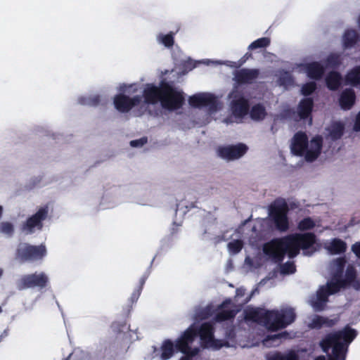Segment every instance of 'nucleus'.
I'll return each instance as SVG.
<instances>
[{"label": "nucleus", "instance_id": "nucleus-1", "mask_svg": "<svg viewBox=\"0 0 360 360\" xmlns=\"http://www.w3.org/2000/svg\"><path fill=\"white\" fill-rule=\"evenodd\" d=\"M118 91L119 94L114 97L113 103L120 112H127L133 108H139L141 112H144L149 104L158 103L162 108L172 111L180 108L184 101L183 92L165 79H162L158 86L153 84H146L143 91L144 100L139 96L133 98L128 96L138 91L135 84H120Z\"/></svg>", "mask_w": 360, "mask_h": 360}, {"label": "nucleus", "instance_id": "nucleus-2", "mask_svg": "<svg viewBox=\"0 0 360 360\" xmlns=\"http://www.w3.org/2000/svg\"><path fill=\"white\" fill-rule=\"evenodd\" d=\"M346 263L344 257L335 259L330 263L328 271L330 280L326 285L321 286L316 294L309 300V304L315 311H321L328 302V296L340 290L341 288L350 285L355 290H360V281L356 280V271L354 266H349L347 269L345 278H342L343 268Z\"/></svg>", "mask_w": 360, "mask_h": 360}, {"label": "nucleus", "instance_id": "nucleus-3", "mask_svg": "<svg viewBox=\"0 0 360 360\" xmlns=\"http://www.w3.org/2000/svg\"><path fill=\"white\" fill-rule=\"evenodd\" d=\"M315 243L316 236L314 233H294L266 243L263 251L275 262H281L285 254L292 258L297 256L300 250L304 255H311L316 251Z\"/></svg>", "mask_w": 360, "mask_h": 360}, {"label": "nucleus", "instance_id": "nucleus-4", "mask_svg": "<svg viewBox=\"0 0 360 360\" xmlns=\"http://www.w3.org/2000/svg\"><path fill=\"white\" fill-rule=\"evenodd\" d=\"M197 331L200 338L201 345L206 348L213 349H220L225 345V342L221 340H217L213 336V327L210 323H205L198 328L195 325L189 327L177 341L176 346L185 356L180 360H194V357L198 353L199 349H191L189 347L197 335Z\"/></svg>", "mask_w": 360, "mask_h": 360}, {"label": "nucleus", "instance_id": "nucleus-5", "mask_svg": "<svg viewBox=\"0 0 360 360\" xmlns=\"http://www.w3.org/2000/svg\"><path fill=\"white\" fill-rule=\"evenodd\" d=\"M245 319L262 323L269 330H277L292 323L295 321V314L290 307H283L280 311L248 308L245 310Z\"/></svg>", "mask_w": 360, "mask_h": 360}, {"label": "nucleus", "instance_id": "nucleus-6", "mask_svg": "<svg viewBox=\"0 0 360 360\" xmlns=\"http://www.w3.org/2000/svg\"><path fill=\"white\" fill-rule=\"evenodd\" d=\"M356 335V332L345 327L343 330L327 335L320 342L323 351L326 353L331 348L332 353L328 355V360H345L347 348ZM315 360H326L325 356H320Z\"/></svg>", "mask_w": 360, "mask_h": 360}, {"label": "nucleus", "instance_id": "nucleus-7", "mask_svg": "<svg viewBox=\"0 0 360 360\" xmlns=\"http://www.w3.org/2000/svg\"><path fill=\"white\" fill-rule=\"evenodd\" d=\"M290 149L293 154L304 157L306 161L314 162L321 154L322 139L317 136L309 141L304 132L298 131L292 139Z\"/></svg>", "mask_w": 360, "mask_h": 360}, {"label": "nucleus", "instance_id": "nucleus-8", "mask_svg": "<svg viewBox=\"0 0 360 360\" xmlns=\"http://www.w3.org/2000/svg\"><path fill=\"white\" fill-rule=\"evenodd\" d=\"M231 99L230 108L232 115L223 122L229 124L232 122H240L242 119L248 114L249 109L248 101L237 89H234L229 95Z\"/></svg>", "mask_w": 360, "mask_h": 360}, {"label": "nucleus", "instance_id": "nucleus-9", "mask_svg": "<svg viewBox=\"0 0 360 360\" xmlns=\"http://www.w3.org/2000/svg\"><path fill=\"white\" fill-rule=\"evenodd\" d=\"M288 205L283 200L275 201L269 208V216L276 229L281 231H285L288 229Z\"/></svg>", "mask_w": 360, "mask_h": 360}, {"label": "nucleus", "instance_id": "nucleus-10", "mask_svg": "<svg viewBox=\"0 0 360 360\" xmlns=\"http://www.w3.org/2000/svg\"><path fill=\"white\" fill-rule=\"evenodd\" d=\"M188 102L195 108H207L210 115H213L221 108V103L218 98L210 93L195 94L189 98Z\"/></svg>", "mask_w": 360, "mask_h": 360}, {"label": "nucleus", "instance_id": "nucleus-11", "mask_svg": "<svg viewBox=\"0 0 360 360\" xmlns=\"http://www.w3.org/2000/svg\"><path fill=\"white\" fill-rule=\"evenodd\" d=\"M49 207L42 206L38 209L37 212L29 217L24 224V235L32 234L41 231L43 222L47 218Z\"/></svg>", "mask_w": 360, "mask_h": 360}, {"label": "nucleus", "instance_id": "nucleus-12", "mask_svg": "<svg viewBox=\"0 0 360 360\" xmlns=\"http://www.w3.org/2000/svg\"><path fill=\"white\" fill-rule=\"evenodd\" d=\"M248 150V147L243 143L235 146H228L218 148L219 155L227 160H233L242 157Z\"/></svg>", "mask_w": 360, "mask_h": 360}, {"label": "nucleus", "instance_id": "nucleus-13", "mask_svg": "<svg viewBox=\"0 0 360 360\" xmlns=\"http://www.w3.org/2000/svg\"><path fill=\"white\" fill-rule=\"evenodd\" d=\"M240 309L236 307L231 300H225L216 310L215 321L221 322L235 316Z\"/></svg>", "mask_w": 360, "mask_h": 360}, {"label": "nucleus", "instance_id": "nucleus-14", "mask_svg": "<svg viewBox=\"0 0 360 360\" xmlns=\"http://www.w3.org/2000/svg\"><path fill=\"white\" fill-rule=\"evenodd\" d=\"M46 255L45 245H26L24 246V262H37L43 259Z\"/></svg>", "mask_w": 360, "mask_h": 360}, {"label": "nucleus", "instance_id": "nucleus-15", "mask_svg": "<svg viewBox=\"0 0 360 360\" xmlns=\"http://www.w3.org/2000/svg\"><path fill=\"white\" fill-rule=\"evenodd\" d=\"M297 68L299 72L307 73L310 78L318 79H320L324 72V68L319 63L314 62L307 64L297 65Z\"/></svg>", "mask_w": 360, "mask_h": 360}, {"label": "nucleus", "instance_id": "nucleus-16", "mask_svg": "<svg viewBox=\"0 0 360 360\" xmlns=\"http://www.w3.org/2000/svg\"><path fill=\"white\" fill-rule=\"evenodd\" d=\"M180 339L178 338L176 340L175 345L170 340H165L160 349H155L154 351L155 356L154 357H160L161 360H167L172 356L174 353L175 349L179 350L177 345V341Z\"/></svg>", "mask_w": 360, "mask_h": 360}, {"label": "nucleus", "instance_id": "nucleus-17", "mask_svg": "<svg viewBox=\"0 0 360 360\" xmlns=\"http://www.w3.org/2000/svg\"><path fill=\"white\" fill-rule=\"evenodd\" d=\"M49 281L48 276L44 273L30 274L24 277V288L45 287Z\"/></svg>", "mask_w": 360, "mask_h": 360}, {"label": "nucleus", "instance_id": "nucleus-18", "mask_svg": "<svg viewBox=\"0 0 360 360\" xmlns=\"http://www.w3.org/2000/svg\"><path fill=\"white\" fill-rule=\"evenodd\" d=\"M323 248L330 255H338L346 251L347 244L339 238L328 240L323 243Z\"/></svg>", "mask_w": 360, "mask_h": 360}, {"label": "nucleus", "instance_id": "nucleus-19", "mask_svg": "<svg viewBox=\"0 0 360 360\" xmlns=\"http://www.w3.org/2000/svg\"><path fill=\"white\" fill-rule=\"evenodd\" d=\"M356 101V95L354 90L347 89L342 92L339 98V103L342 110H347L352 108Z\"/></svg>", "mask_w": 360, "mask_h": 360}, {"label": "nucleus", "instance_id": "nucleus-20", "mask_svg": "<svg viewBox=\"0 0 360 360\" xmlns=\"http://www.w3.org/2000/svg\"><path fill=\"white\" fill-rule=\"evenodd\" d=\"M258 71L256 70L243 69L235 74V79L238 83H250L257 78Z\"/></svg>", "mask_w": 360, "mask_h": 360}, {"label": "nucleus", "instance_id": "nucleus-21", "mask_svg": "<svg viewBox=\"0 0 360 360\" xmlns=\"http://www.w3.org/2000/svg\"><path fill=\"white\" fill-rule=\"evenodd\" d=\"M313 108V100L310 98H304L299 104L297 108L298 115L300 119L307 118L310 115Z\"/></svg>", "mask_w": 360, "mask_h": 360}, {"label": "nucleus", "instance_id": "nucleus-22", "mask_svg": "<svg viewBox=\"0 0 360 360\" xmlns=\"http://www.w3.org/2000/svg\"><path fill=\"white\" fill-rule=\"evenodd\" d=\"M345 81L347 84L360 88V66L352 69L347 74Z\"/></svg>", "mask_w": 360, "mask_h": 360}, {"label": "nucleus", "instance_id": "nucleus-23", "mask_svg": "<svg viewBox=\"0 0 360 360\" xmlns=\"http://www.w3.org/2000/svg\"><path fill=\"white\" fill-rule=\"evenodd\" d=\"M358 39L356 32L353 30H347L342 37V46L344 49H350L354 46Z\"/></svg>", "mask_w": 360, "mask_h": 360}, {"label": "nucleus", "instance_id": "nucleus-24", "mask_svg": "<svg viewBox=\"0 0 360 360\" xmlns=\"http://www.w3.org/2000/svg\"><path fill=\"white\" fill-rule=\"evenodd\" d=\"M344 125L341 122H333L327 129L328 136L331 139H340L343 134Z\"/></svg>", "mask_w": 360, "mask_h": 360}, {"label": "nucleus", "instance_id": "nucleus-25", "mask_svg": "<svg viewBox=\"0 0 360 360\" xmlns=\"http://www.w3.org/2000/svg\"><path fill=\"white\" fill-rule=\"evenodd\" d=\"M250 115L252 120L255 121H259L266 117V112L263 105L257 104L252 106L250 112Z\"/></svg>", "mask_w": 360, "mask_h": 360}, {"label": "nucleus", "instance_id": "nucleus-26", "mask_svg": "<svg viewBox=\"0 0 360 360\" xmlns=\"http://www.w3.org/2000/svg\"><path fill=\"white\" fill-rule=\"evenodd\" d=\"M326 81L328 89L335 90L340 84L341 77L338 72H332L327 76Z\"/></svg>", "mask_w": 360, "mask_h": 360}, {"label": "nucleus", "instance_id": "nucleus-27", "mask_svg": "<svg viewBox=\"0 0 360 360\" xmlns=\"http://www.w3.org/2000/svg\"><path fill=\"white\" fill-rule=\"evenodd\" d=\"M333 324L334 322L332 320H328V319L316 316L312 319L309 325L311 328H320L323 326H331Z\"/></svg>", "mask_w": 360, "mask_h": 360}, {"label": "nucleus", "instance_id": "nucleus-28", "mask_svg": "<svg viewBox=\"0 0 360 360\" xmlns=\"http://www.w3.org/2000/svg\"><path fill=\"white\" fill-rule=\"evenodd\" d=\"M319 226V221L313 220L310 217H307L301 220L298 224V229L300 231H306L311 229Z\"/></svg>", "mask_w": 360, "mask_h": 360}, {"label": "nucleus", "instance_id": "nucleus-29", "mask_svg": "<svg viewBox=\"0 0 360 360\" xmlns=\"http://www.w3.org/2000/svg\"><path fill=\"white\" fill-rule=\"evenodd\" d=\"M268 360H298V358L295 352H289L283 354H275L269 357Z\"/></svg>", "mask_w": 360, "mask_h": 360}, {"label": "nucleus", "instance_id": "nucleus-30", "mask_svg": "<svg viewBox=\"0 0 360 360\" xmlns=\"http://www.w3.org/2000/svg\"><path fill=\"white\" fill-rule=\"evenodd\" d=\"M79 103L82 105L96 106L100 103V98L97 95L79 98Z\"/></svg>", "mask_w": 360, "mask_h": 360}, {"label": "nucleus", "instance_id": "nucleus-31", "mask_svg": "<svg viewBox=\"0 0 360 360\" xmlns=\"http://www.w3.org/2000/svg\"><path fill=\"white\" fill-rule=\"evenodd\" d=\"M279 82L280 84L283 86L285 89L289 88L293 84L292 77L290 74L287 72H283L280 73Z\"/></svg>", "mask_w": 360, "mask_h": 360}, {"label": "nucleus", "instance_id": "nucleus-32", "mask_svg": "<svg viewBox=\"0 0 360 360\" xmlns=\"http://www.w3.org/2000/svg\"><path fill=\"white\" fill-rule=\"evenodd\" d=\"M174 34L169 33L168 34H159L157 39L159 43L164 44L167 47L172 46L174 43Z\"/></svg>", "mask_w": 360, "mask_h": 360}, {"label": "nucleus", "instance_id": "nucleus-33", "mask_svg": "<svg viewBox=\"0 0 360 360\" xmlns=\"http://www.w3.org/2000/svg\"><path fill=\"white\" fill-rule=\"evenodd\" d=\"M269 43H270V40L269 38L262 37V38L258 39L255 40V41H253L252 43H251L249 45L248 49L250 50H253V49H255L257 48L266 47L269 44Z\"/></svg>", "mask_w": 360, "mask_h": 360}, {"label": "nucleus", "instance_id": "nucleus-34", "mask_svg": "<svg viewBox=\"0 0 360 360\" xmlns=\"http://www.w3.org/2000/svg\"><path fill=\"white\" fill-rule=\"evenodd\" d=\"M243 248V242L240 240H235L228 244V249L230 254L238 253Z\"/></svg>", "mask_w": 360, "mask_h": 360}, {"label": "nucleus", "instance_id": "nucleus-35", "mask_svg": "<svg viewBox=\"0 0 360 360\" xmlns=\"http://www.w3.org/2000/svg\"><path fill=\"white\" fill-rule=\"evenodd\" d=\"M283 337L282 334L274 335L269 336L263 341V345L266 347H275L278 346L280 343L279 339Z\"/></svg>", "mask_w": 360, "mask_h": 360}, {"label": "nucleus", "instance_id": "nucleus-36", "mask_svg": "<svg viewBox=\"0 0 360 360\" xmlns=\"http://www.w3.org/2000/svg\"><path fill=\"white\" fill-rule=\"evenodd\" d=\"M340 63V56L337 54L330 55L326 61V68H335Z\"/></svg>", "mask_w": 360, "mask_h": 360}, {"label": "nucleus", "instance_id": "nucleus-37", "mask_svg": "<svg viewBox=\"0 0 360 360\" xmlns=\"http://www.w3.org/2000/svg\"><path fill=\"white\" fill-rule=\"evenodd\" d=\"M14 229L11 223L4 221L0 224V231L8 236H11L13 233Z\"/></svg>", "mask_w": 360, "mask_h": 360}, {"label": "nucleus", "instance_id": "nucleus-38", "mask_svg": "<svg viewBox=\"0 0 360 360\" xmlns=\"http://www.w3.org/2000/svg\"><path fill=\"white\" fill-rule=\"evenodd\" d=\"M295 271V266L292 262H286L281 266L282 274H293Z\"/></svg>", "mask_w": 360, "mask_h": 360}, {"label": "nucleus", "instance_id": "nucleus-39", "mask_svg": "<svg viewBox=\"0 0 360 360\" xmlns=\"http://www.w3.org/2000/svg\"><path fill=\"white\" fill-rule=\"evenodd\" d=\"M316 89V84L314 82L307 83L302 87V94L304 96L310 95Z\"/></svg>", "mask_w": 360, "mask_h": 360}, {"label": "nucleus", "instance_id": "nucleus-40", "mask_svg": "<svg viewBox=\"0 0 360 360\" xmlns=\"http://www.w3.org/2000/svg\"><path fill=\"white\" fill-rule=\"evenodd\" d=\"M196 63L197 62H194L191 59H188V60L185 61L184 63V68H185V71L184 73L193 70L195 67Z\"/></svg>", "mask_w": 360, "mask_h": 360}, {"label": "nucleus", "instance_id": "nucleus-41", "mask_svg": "<svg viewBox=\"0 0 360 360\" xmlns=\"http://www.w3.org/2000/svg\"><path fill=\"white\" fill-rule=\"evenodd\" d=\"M147 142L146 138H141L137 140L131 141L130 145L132 147H141Z\"/></svg>", "mask_w": 360, "mask_h": 360}, {"label": "nucleus", "instance_id": "nucleus-42", "mask_svg": "<svg viewBox=\"0 0 360 360\" xmlns=\"http://www.w3.org/2000/svg\"><path fill=\"white\" fill-rule=\"evenodd\" d=\"M213 311V307L212 306H208L205 309V311L202 315H198L196 318L200 319H205L208 317L209 316H211L212 314Z\"/></svg>", "mask_w": 360, "mask_h": 360}, {"label": "nucleus", "instance_id": "nucleus-43", "mask_svg": "<svg viewBox=\"0 0 360 360\" xmlns=\"http://www.w3.org/2000/svg\"><path fill=\"white\" fill-rule=\"evenodd\" d=\"M352 251L360 259V241L356 242L352 245Z\"/></svg>", "mask_w": 360, "mask_h": 360}, {"label": "nucleus", "instance_id": "nucleus-44", "mask_svg": "<svg viewBox=\"0 0 360 360\" xmlns=\"http://www.w3.org/2000/svg\"><path fill=\"white\" fill-rule=\"evenodd\" d=\"M354 130L356 131H360V112L356 115V122L354 126Z\"/></svg>", "mask_w": 360, "mask_h": 360}, {"label": "nucleus", "instance_id": "nucleus-45", "mask_svg": "<svg viewBox=\"0 0 360 360\" xmlns=\"http://www.w3.org/2000/svg\"><path fill=\"white\" fill-rule=\"evenodd\" d=\"M245 294V290L242 288H238L236 290V297H243Z\"/></svg>", "mask_w": 360, "mask_h": 360}, {"label": "nucleus", "instance_id": "nucleus-46", "mask_svg": "<svg viewBox=\"0 0 360 360\" xmlns=\"http://www.w3.org/2000/svg\"><path fill=\"white\" fill-rule=\"evenodd\" d=\"M16 257L19 259H22V252L20 248L17 249Z\"/></svg>", "mask_w": 360, "mask_h": 360}, {"label": "nucleus", "instance_id": "nucleus-47", "mask_svg": "<svg viewBox=\"0 0 360 360\" xmlns=\"http://www.w3.org/2000/svg\"><path fill=\"white\" fill-rule=\"evenodd\" d=\"M206 64H209L210 63H215V64H225V63H221L220 61H210V60H207V62H204Z\"/></svg>", "mask_w": 360, "mask_h": 360}, {"label": "nucleus", "instance_id": "nucleus-48", "mask_svg": "<svg viewBox=\"0 0 360 360\" xmlns=\"http://www.w3.org/2000/svg\"><path fill=\"white\" fill-rule=\"evenodd\" d=\"M3 214V207L0 205V219L1 218Z\"/></svg>", "mask_w": 360, "mask_h": 360}, {"label": "nucleus", "instance_id": "nucleus-49", "mask_svg": "<svg viewBox=\"0 0 360 360\" xmlns=\"http://www.w3.org/2000/svg\"><path fill=\"white\" fill-rule=\"evenodd\" d=\"M77 352H73V353L70 354V355L69 356V357H70V358H71V357H72V356H76V355H77Z\"/></svg>", "mask_w": 360, "mask_h": 360}, {"label": "nucleus", "instance_id": "nucleus-50", "mask_svg": "<svg viewBox=\"0 0 360 360\" xmlns=\"http://www.w3.org/2000/svg\"><path fill=\"white\" fill-rule=\"evenodd\" d=\"M3 274V270L0 269V278L1 277Z\"/></svg>", "mask_w": 360, "mask_h": 360}, {"label": "nucleus", "instance_id": "nucleus-51", "mask_svg": "<svg viewBox=\"0 0 360 360\" xmlns=\"http://www.w3.org/2000/svg\"><path fill=\"white\" fill-rule=\"evenodd\" d=\"M252 230L255 231L256 230V227L255 226H253L252 227Z\"/></svg>", "mask_w": 360, "mask_h": 360}, {"label": "nucleus", "instance_id": "nucleus-52", "mask_svg": "<svg viewBox=\"0 0 360 360\" xmlns=\"http://www.w3.org/2000/svg\"><path fill=\"white\" fill-rule=\"evenodd\" d=\"M311 124V118H310V120H309V124Z\"/></svg>", "mask_w": 360, "mask_h": 360}, {"label": "nucleus", "instance_id": "nucleus-53", "mask_svg": "<svg viewBox=\"0 0 360 360\" xmlns=\"http://www.w3.org/2000/svg\"><path fill=\"white\" fill-rule=\"evenodd\" d=\"M359 26H360V16H359Z\"/></svg>", "mask_w": 360, "mask_h": 360}, {"label": "nucleus", "instance_id": "nucleus-54", "mask_svg": "<svg viewBox=\"0 0 360 360\" xmlns=\"http://www.w3.org/2000/svg\"><path fill=\"white\" fill-rule=\"evenodd\" d=\"M1 311H2V309H1V307H0V313L1 312Z\"/></svg>", "mask_w": 360, "mask_h": 360}]
</instances>
